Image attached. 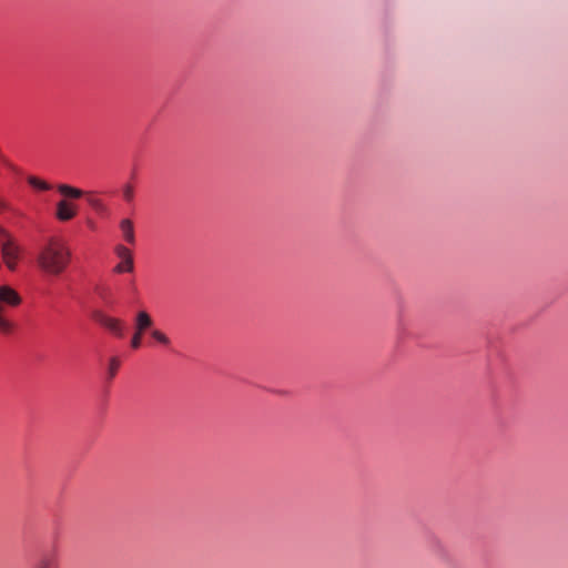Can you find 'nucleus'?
Returning a JSON list of instances; mask_svg holds the SVG:
<instances>
[{
  "mask_svg": "<svg viewBox=\"0 0 568 568\" xmlns=\"http://www.w3.org/2000/svg\"><path fill=\"white\" fill-rule=\"evenodd\" d=\"M93 318L95 322H98L101 326L109 329L111 333H113L116 336L123 335V323L121 320L111 317L102 312H95L93 314Z\"/></svg>",
  "mask_w": 568,
  "mask_h": 568,
  "instance_id": "nucleus-4",
  "label": "nucleus"
},
{
  "mask_svg": "<svg viewBox=\"0 0 568 568\" xmlns=\"http://www.w3.org/2000/svg\"><path fill=\"white\" fill-rule=\"evenodd\" d=\"M22 304L21 295L9 285L0 286V335H12L17 324L8 317L7 307L17 308Z\"/></svg>",
  "mask_w": 568,
  "mask_h": 568,
  "instance_id": "nucleus-2",
  "label": "nucleus"
},
{
  "mask_svg": "<svg viewBox=\"0 0 568 568\" xmlns=\"http://www.w3.org/2000/svg\"><path fill=\"white\" fill-rule=\"evenodd\" d=\"M72 262V251L68 242L61 236H50L40 247L37 255V265L41 272L50 276H60Z\"/></svg>",
  "mask_w": 568,
  "mask_h": 568,
  "instance_id": "nucleus-1",
  "label": "nucleus"
},
{
  "mask_svg": "<svg viewBox=\"0 0 568 568\" xmlns=\"http://www.w3.org/2000/svg\"><path fill=\"white\" fill-rule=\"evenodd\" d=\"M27 182L31 187H33L37 191L45 192L52 189V186L47 181L36 175L28 176Z\"/></svg>",
  "mask_w": 568,
  "mask_h": 568,
  "instance_id": "nucleus-10",
  "label": "nucleus"
},
{
  "mask_svg": "<svg viewBox=\"0 0 568 568\" xmlns=\"http://www.w3.org/2000/svg\"><path fill=\"white\" fill-rule=\"evenodd\" d=\"M78 215V206L67 200L57 203L55 217L60 222H68Z\"/></svg>",
  "mask_w": 568,
  "mask_h": 568,
  "instance_id": "nucleus-5",
  "label": "nucleus"
},
{
  "mask_svg": "<svg viewBox=\"0 0 568 568\" xmlns=\"http://www.w3.org/2000/svg\"><path fill=\"white\" fill-rule=\"evenodd\" d=\"M133 260H124L116 264L113 271L118 274L131 273L133 271Z\"/></svg>",
  "mask_w": 568,
  "mask_h": 568,
  "instance_id": "nucleus-11",
  "label": "nucleus"
},
{
  "mask_svg": "<svg viewBox=\"0 0 568 568\" xmlns=\"http://www.w3.org/2000/svg\"><path fill=\"white\" fill-rule=\"evenodd\" d=\"M142 334L141 332H138L135 331L132 339H131V346L132 348L136 349L141 346V342H142Z\"/></svg>",
  "mask_w": 568,
  "mask_h": 568,
  "instance_id": "nucleus-15",
  "label": "nucleus"
},
{
  "mask_svg": "<svg viewBox=\"0 0 568 568\" xmlns=\"http://www.w3.org/2000/svg\"><path fill=\"white\" fill-rule=\"evenodd\" d=\"M115 253L121 261L133 260L132 252L124 245H118L115 247Z\"/></svg>",
  "mask_w": 568,
  "mask_h": 568,
  "instance_id": "nucleus-12",
  "label": "nucleus"
},
{
  "mask_svg": "<svg viewBox=\"0 0 568 568\" xmlns=\"http://www.w3.org/2000/svg\"><path fill=\"white\" fill-rule=\"evenodd\" d=\"M133 195H134V191H133V189H132L131 186H126V187H125V190H124V192H123V196H124V199H125L128 202H130V201H132Z\"/></svg>",
  "mask_w": 568,
  "mask_h": 568,
  "instance_id": "nucleus-16",
  "label": "nucleus"
},
{
  "mask_svg": "<svg viewBox=\"0 0 568 568\" xmlns=\"http://www.w3.org/2000/svg\"><path fill=\"white\" fill-rule=\"evenodd\" d=\"M57 190L64 197L72 200L83 197L85 194V191L69 184H58Z\"/></svg>",
  "mask_w": 568,
  "mask_h": 568,
  "instance_id": "nucleus-6",
  "label": "nucleus"
},
{
  "mask_svg": "<svg viewBox=\"0 0 568 568\" xmlns=\"http://www.w3.org/2000/svg\"><path fill=\"white\" fill-rule=\"evenodd\" d=\"M152 337L163 345H168L170 343L168 336L159 329L152 331Z\"/></svg>",
  "mask_w": 568,
  "mask_h": 568,
  "instance_id": "nucleus-14",
  "label": "nucleus"
},
{
  "mask_svg": "<svg viewBox=\"0 0 568 568\" xmlns=\"http://www.w3.org/2000/svg\"><path fill=\"white\" fill-rule=\"evenodd\" d=\"M0 250L2 262L9 271H16L22 255L18 240L6 229L0 227Z\"/></svg>",
  "mask_w": 568,
  "mask_h": 568,
  "instance_id": "nucleus-3",
  "label": "nucleus"
},
{
  "mask_svg": "<svg viewBox=\"0 0 568 568\" xmlns=\"http://www.w3.org/2000/svg\"><path fill=\"white\" fill-rule=\"evenodd\" d=\"M120 229L123 233L124 240L130 244H134L135 237L132 221L129 219L122 220L120 223Z\"/></svg>",
  "mask_w": 568,
  "mask_h": 568,
  "instance_id": "nucleus-8",
  "label": "nucleus"
},
{
  "mask_svg": "<svg viewBox=\"0 0 568 568\" xmlns=\"http://www.w3.org/2000/svg\"><path fill=\"white\" fill-rule=\"evenodd\" d=\"M87 201V203L97 212H104L105 211V204L102 201V199L93 191H85V194L83 196Z\"/></svg>",
  "mask_w": 568,
  "mask_h": 568,
  "instance_id": "nucleus-7",
  "label": "nucleus"
},
{
  "mask_svg": "<svg viewBox=\"0 0 568 568\" xmlns=\"http://www.w3.org/2000/svg\"><path fill=\"white\" fill-rule=\"evenodd\" d=\"M151 325V316L145 311L139 312L135 321V331L144 333V331L149 328Z\"/></svg>",
  "mask_w": 568,
  "mask_h": 568,
  "instance_id": "nucleus-9",
  "label": "nucleus"
},
{
  "mask_svg": "<svg viewBox=\"0 0 568 568\" xmlns=\"http://www.w3.org/2000/svg\"><path fill=\"white\" fill-rule=\"evenodd\" d=\"M120 366H121V362L118 357L114 356V357L110 358V362H109V377L110 378H113L116 375Z\"/></svg>",
  "mask_w": 568,
  "mask_h": 568,
  "instance_id": "nucleus-13",
  "label": "nucleus"
}]
</instances>
